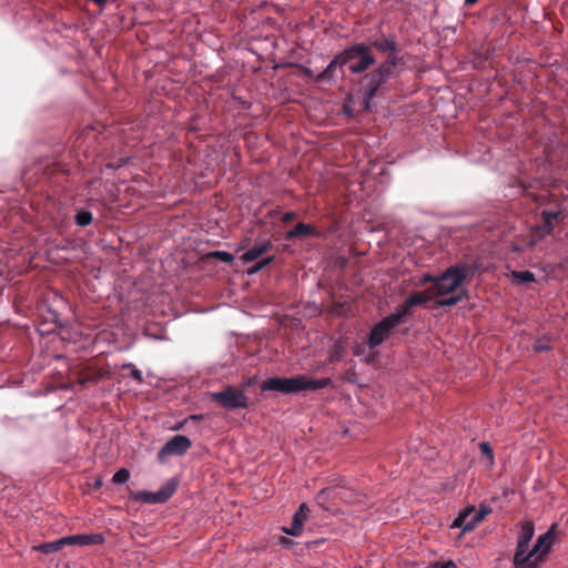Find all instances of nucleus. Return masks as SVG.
Wrapping results in <instances>:
<instances>
[{
  "label": "nucleus",
  "instance_id": "3",
  "mask_svg": "<svg viewBox=\"0 0 568 568\" xmlns=\"http://www.w3.org/2000/svg\"><path fill=\"white\" fill-rule=\"evenodd\" d=\"M344 65L353 74H361L375 64L372 48L364 42H355L341 51Z\"/></svg>",
  "mask_w": 568,
  "mask_h": 568
},
{
  "label": "nucleus",
  "instance_id": "36",
  "mask_svg": "<svg viewBox=\"0 0 568 568\" xmlns=\"http://www.w3.org/2000/svg\"><path fill=\"white\" fill-rule=\"evenodd\" d=\"M257 383V377L256 376H253V377H250L246 382H245V386H253Z\"/></svg>",
  "mask_w": 568,
  "mask_h": 568
},
{
  "label": "nucleus",
  "instance_id": "39",
  "mask_svg": "<svg viewBox=\"0 0 568 568\" xmlns=\"http://www.w3.org/2000/svg\"><path fill=\"white\" fill-rule=\"evenodd\" d=\"M345 113L352 114V112L348 109H345Z\"/></svg>",
  "mask_w": 568,
  "mask_h": 568
},
{
  "label": "nucleus",
  "instance_id": "34",
  "mask_svg": "<svg viewBox=\"0 0 568 568\" xmlns=\"http://www.w3.org/2000/svg\"><path fill=\"white\" fill-rule=\"evenodd\" d=\"M294 219H295V213H294V212H292V211H290V212H285V213L283 214V216H282V221H283L284 223H288V222H291V221H292V220H294Z\"/></svg>",
  "mask_w": 568,
  "mask_h": 568
},
{
  "label": "nucleus",
  "instance_id": "8",
  "mask_svg": "<svg viewBox=\"0 0 568 568\" xmlns=\"http://www.w3.org/2000/svg\"><path fill=\"white\" fill-rule=\"evenodd\" d=\"M555 528L556 525H552L546 532L541 534L532 547L534 558L536 559V568H539L545 562L547 555L555 544Z\"/></svg>",
  "mask_w": 568,
  "mask_h": 568
},
{
  "label": "nucleus",
  "instance_id": "33",
  "mask_svg": "<svg viewBox=\"0 0 568 568\" xmlns=\"http://www.w3.org/2000/svg\"><path fill=\"white\" fill-rule=\"evenodd\" d=\"M437 276H433L432 274H424L422 275L416 282H415V286H424L425 284L427 283H433V285L435 284V281H436Z\"/></svg>",
  "mask_w": 568,
  "mask_h": 568
},
{
  "label": "nucleus",
  "instance_id": "7",
  "mask_svg": "<svg viewBox=\"0 0 568 568\" xmlns=\"http://www.w3.org/2000/svg\"><path fill=\"white\" fill-rule=\"evenodd\" d=\"M210 396L212 400L227 410L246 408L248 406V398L244 389H239L234 386H227L220 392H213Z\"/></svg>",
  "mask_w": 568,
  "mask_h": 568
},
{
  "label": "nucleus",
  "instance_id": "15",
  "mask_svg": "<svg viewBox=\"0 0 568 568\" xmlns=\"http://www.w3.org/2000/svg\"><path fill=\"white\" fill-rule=\"evenodd\" d=\"M343 58L341 52L334 55V58L329 61V63L326 65V68L321 71L316 75L317 82H333L335 79V73L337 70H341L343 72V69L345 68L344 63H342Z\"/></svg>",
  "mask_w": 568,
  "mask_h": 568
},
{
  "label": "nucleus",
  "instance_id": "18",
  "mask_svg": "<svg viewBox=\"0 0 568 568\" xmlns=\"http://www.w3.org/2000/svg\"><path fill=\"white\" fill-rule=\"evenodd\" d=\"M410 315H412V308H410V306H406V301H404V303L399 304L395 308L394 313L387 315L386 317L392 323H394L396 326H398L404 321V318H406Z\"/></svg>",
  "mask_w": 568,
  "mask_h": 568
},
{
  "label": "nucleus",
  "instance_id": "27",
  "mask_svg": "<svg viewBox=\"0 0 568 568\" xmlns=\"http://www.w3.org/2000/svg\"><path fill=\"white\" fill-rule=\"evenodd\" d=\"M273 261H274V256H267V257H264V258L260 260L258 262H256L253 266H251L247 270V274L253 275V274L258 273L264 267L270 265Z\"/></svg>",
  "mask_w": 568,
  "mask_h": 568
},
{
  "label": "nucleus",
  "instance_id": "29",
  "mask_svg": "<svg viewBox=\"0 0 568 568\" xmlns=\"http://www.w3.org/2000/svg\"><path fill=\"white\" fill-rule=\"evenodd\" d=\"M122 367L130 369L131 377L134 381H136L139 384H141L143 382L142 372L139 368H136L135 365H133L132 363H125V364H123Z\"/></svg>",
  "mask_w": 568,
  "mask_h": 568
},
{
  "label": "nucleus",
  "instance_id": "14",
  "mask_svg": "<svg viewBox=\"0 0 568 568\" xmlns=\"http://www.w3.org/2000/svg\"><path fill=\"white\" fill-rule=\"evenodd\" d=\"M308 514H310V508L305 503H303L298 507L297 511L294 514L293 521H292L291 526L283 527V529H282L283 532L286 535H290V536H294V537L300 536L303 531V526L308 517Z\"/></svg>",
  "mask_w": 568,
  "mask_h": 568
},
{
  "label": "nucleus",
  "instance_id": "22",
  "mask_svg": "<svg viewBox=\"0 0 568 568\" xmlns=\"http://www.w3.org/2000/svg\"><path fill=\"white\" fill-rule=\"evenodd\" d=\"M535 535V528L531 523H525L518 534L517 540L529 542Z\"/></svg>",
  "mask_w": 568,
  "mask_h": 568
},
{
  "label": "nucleus",
  "instance_id": "12",
  "mask_svg": "<svg viewBox=\"0 0 568 568\" xmlns=\"http://www.w3.org/2000/svg\"><path fill=\"white\" fill-rule=\"evenodd\" d=\"M529 542L517 540V547L514 555V566L516 568H536V559L532 549L528 551Z\"/></svg>",
  "mask_w": 568,
  "mask_h": 568
},
{
  "label": "nucleus",
  "instance_id": "10",
  "mask_svg": "<svg viewBox=\"0 0 568 568\" xmlns=\"http://www.w3.org/2000/svg\"><path fill=\"white\" fill-rule=\"evenodd\" d=\"M474 511V508H468L462 511L452 524V528H460L463 531H470L491 511L487 506L480 507L475 515L468 519L469 515Z\"/></svg>",
  "mask_w": 568,
  "mask_h": 568
},
{
  "label": "nucleus",
  "instance_id": "30",
  "mask_svg": "<svg viewBox=\"0 0 568 568\" xmlns=\"http://www.w3.org/2000/svg\"><path fill=\"white\" fill-rule=\"evenodd\" d=\"M211 256L223 263H232L234 260V256L226 251H214L211 253Z\"/></svg>",
  "mask_w": 568,
  "mask_h": 568
},
{
  "label": "nucleus",
  "instance_id": "37",
  "mask_svg": "<svg viewBox=\"0 0 568 568\" xmlns=\"http://www.w3.org/2000/svg\"><path fill=\"white\" fill-rule=\"evenodd\" d=\"M478 0H465V6H473L477 2Z\"/></svg>",
  "mask_w": 568,
  "mask_h": 568
},
{
  "label": "nucleus",
  "instance_id": "21",
  "mask_svg": "<svg viewBox=\"0 0 568 568\" xmlns=\"http://www.w3.org/2000/svg\"><path fill=\"white\" fill-rule=\"evenodd\" d=\"M432 295H427L425 292H415L412 295H409L406 301V306H410V308L415 306H420L426 304Z\"/></svg>",
  "mask_w": 568,
  "mask_h": 568
},
{
  "label": "nucleus",
  "instance_id": "1",
  "mask_svg": "<svg viewBox=\"0 0 568 568\" xmlns=\"http://www.w3.org/2000/svg\"><path fill=\"white\" fill-rule=\"evenodd\" d=\"M332 385V378H310L305 375L294 377H271L261 385L262 392H276L281 394H297L305 390L316 392Z\"/></svg>",
  "mask_w": 568,
  "mask_h": 568
},
{
  "label": "nucleus",
  "instance_id": "19",
  "mask_svg": "<svg viewBox=\"0 0 568 568\" xmlns=\"http://www.w3.org/2000/svg\"><path fill=\"white\" fill-rule=\"evenodd\" d=\"M315 234H316V231L314 227L301 222V223L296 224V226L294 229L290 230L286 233V239L291 240V239H295V237H300V236H313Z\"/></svg>",
  "mask_w": 568,
  "mask_h": 568
},
{
  "label": "nucleus",
  "instance_id": "32",
  "mask_svg": "<svg viewBox=\"0 0 568 568\" xmlns=\"http://www.w3.org/2000/svg\"><path fill=\"white\" fill-rule=\"evenodd\" d=\"M551 348L549 341L546 338H539L534 344V349L536 352H545L549 351Z\"/></svg>",
  "mask_w": 568,
  "mask_h": 568
},
{
  "label": "nucleus",
  "instance_id": "4",
  "mask_svg": "<svg viewBox=\"0 0 568 568\" xmlns=\"http://www.w3.org/2000/svg\"><path fill=\"white\" fill-rule=\"evenodd\" d=\"M390 77L377 65L374 70L366 72L358 81V97L361 99L362 110L367 111L372 106L373 99L378 90L386 83Z\"/></svg>",
  "mask_w": 568,
  "mask_h": 568
},
{
  "label": "nucleus",
  "instance_id": "31",
  "mask_svg": "<svg viewBox=\"0 0 568 568\" xmlns=\"http://www.w3.org/2000/svg\"><path fill=\"white\" fill-rule=\"evenodd\" d=\"M480 453L484 457H486L490 465L494 464V452L490 445L487 442H484L479 445Z\"/></svg>",
  "mask_w": 568,
  "mask_h": 568
},
{
  "label": "nucleus",
  "instance_id": "5",
  "mask_svg": "<svg viewBox=\"0 0 568 568\" xmlns=\"http://www.w3.org/2000/svg\"><path fill=\"white\" fill-rule=\"evenodd\" d=\"M104 542V537L101 534H82V535H72L59 538L53 541L44 542L38 546V550L42 554L49 555L53 552H58L64 546H91V545H100Z\"/></svg>",
  "mask_w": 568,
  "mask_h": 568
},
{
  "label": "nucleus",
  "instance_id": "25",
  "mask_svg": "<svg viewBox=\"0 0 568 568\" xmlns=\"http://www.w3.org/2000/svg\"><path fill=\"white\" fill-rule=\"evenodd\" d=\"M344 353H345V348L342 346V344L335 343L332 346V348L329 349L328 362L329 363L338 362L342 358V356L344 355Z\"/></svg>",
  "mask_w": 568,
  "mask_h": 568
},
{
  "label": "nucleus",
  "instance_id": "28",
  "mask_svg": "<svg viewBox=\"0 0 568 568\" xmlns=\"http://www.w3.org/2000/svg\"><path fill=\"white\" fill-rule=\"evenodd\" d=\"M130 479V471L126 468H120L112 477L114 484H124Z\"/></svg>",
  "mask_w": 568,
  "mask_h": 568
},
{
  "label": "nucleus",
  "instance_id": "9",
  "mask_svg": "<svg viewBox=\"0 0 568 568\" xmlns=\"http://www.w3.org/2000/svg\"><path fill=\"white\" fill-rule=\"evenodd\" d=\"M396 325L392 323L386 316L376 323L369 331L367 345L371 349L376 348L383 344L396 329Z\"/></svg>",
  "mask_w": 568,
  "mask_h": 568
},
{
  "label": "nucleus",
  "instance_id": "16",
  "mask_svg": "<svg viewBox=\"0 0 568 568\" xmlns=\"http://www.w3.org/2000/svg\"><path fill=\"white\" fill-rule=\"evenodd\" d=\"M272 246L273 244L271 240L256 242L251 248H248L242 254L241 260L244 263L253 262L257 260L260 256H262L264 253H266Z\"/></svg>",
  "mask_w": 568,
  "mask_h": 568
},
{
  "label": "nucleus",
  "instance_id": "35",
  "mask_svg": "<svg viewBox=\"0 0 568 568\" xmlns=\"http://www.w3.org/2000/svg\"><path fill=\"white\" fill-rule=\"evenodd\" d=\"M293 541L288 538H282L281 545L285 548H290L292 546Z\"/></svg>",
  "mask_w": 568,
  "mask_h": 568
},
{
  "label": "nucleus",
  "instance_id": "24",
  "mask_svg": "<svg viewBox=\"0 0 568 568\" xmlns=\"http://www.w3.org/2000/svg\"><path fill=\"white\" fill-rule=\"evenodd\" d=\"M513 278L520 284L531 283L535 281V274L530 271H514Z\"/></svg>",
  "mask_w": 568,
  "mask_h": 568
},
{
  "label": "nucleus",
  "instance_id": "6",
  "mask_svg": "<svg viewBox=\"0 0 568 568\" xmlns=\"http://www.w3.org/2000/svg\"><path fill=\"white\" fill-rule=\"evenodd\" d=\"M176 480L170 479L156 491L130 490L129 497L134 501H140L149 505L163 504L173 496V494L176 490Z\"/></svg>",
  "mask_w": 568,
  "mask_h": 568
},
{
  "label": "nucleus",
  "instance_id": "20",
  "mask_svg": "<svg viewBox=\"0 0 568 568\" xmlns=\"http://www.w3.org/2000/svg\"><path fill=\"white\" fill-rule=\"evenodd\" d=\"M400 59L397 51L388 52L387 58L378 65L392 78L395 68L398 65Z\"/></svg>",
  "mask_w": 568,
  "mask_h": 568
},
{
  "label": "nucleus",
  "instance_id": "17",
  "mask_svg": "<svg viewBox=\"0 0 568 568\" xmlns=\"http://www.w3.org/2000/svg\"><path fill=\"white\" fill-rule=\"evenodd\" d=\"M371 47L375 48L381 53H388L398 51V45L394 37L382 36L371 41Z\"/></svg>",
  "mask_w": 568,
  "mask_h": 568
},
{
  "label": "nucleus",
  "instance_id": "11",
  "mask_svg": "<svg viewBox=\"0 0 568 568\" xmlns=\"http://www.w3.org/2000/svg\"><path fill=\"white\" fill-rule=\"evenodd\" d=\"M192 446L191 440L189 437L184 435H175L170 440L165 443V445L159 450V458H162L163 456H182L184 455L187 449Z\"/></svg>",
  "mask_w": 568,
  "mask_h": 568
},
{
  "label": "nucleus",
  "instance_id": "23",
  "mask_svg": "<svg viewBox=\"0 0 568 568\" xmlns=\"http://www.w3.org/2000/svg\"><path fill=\"white\" fill-rule=\"evenodd\" d=\"M467 295V291L466 290H462L458 294L456 295H452V296H448L446 298H443V300H439L437 302V305L438 306H442V307H450V306H454L456 305L459 301H462V298L464 296Z\"/></svg>",
  "mask_w": 568,
  "mask_h": 568
},
{
  "label": "nucleus",
  "instance_id": "26",
  "mask_svg": "<svg viewBox=\"0 0 568 568\" xmlns=\"http://www.w3.org/2000/svg\"><path fill=\"white\" fill-rule=\"evenodd\" d=\"M92 213L87 210H81L75 215V223L80 226H88L92 223Z\"/></svg>",
  "mask_w": 568,
  "mask_h": 568
},
{
  "label": "nucleus",
  "instance_id": "2",
  "mask_svg": "<svg viewBox=\"0 0 568 568\" xmlns=\"http://www.w3.org/2000/svg\"><path fill=\"white\" fill-rule=\"evenodd\" d=\"M477 270V265L458 263L446 268L437 276L435 284L432 285L429 292L433 296H445L456 292L466 281L469 274Z\"/></svg>",
  "mask_w": 568,
  "mask_h": 568
},
{
  "label": "nucleus",
  "instance_id": "38",
  "mask_svg": "<svg viewBox=\"0 0 568 568\" xmlns=\"http://www.w3.org/2000/svg\"><path fill=\"white\" fill-rule=\"evenodd\" d=\"M190 418L191 419H201L202 415H191Z\"/></svg>",
  "mask_w": 568,
  "mask_h": 568
},
{
  "label": "nucleus",
  "instance_id": "13",
  "mask_svg": "<svg viewBox=\"0 0 568 568\" xmlns=\"http://www.w3.org/2000/svg\"><path fill=\"white\" fill-rule=\"evenodd\" d=\"M560 214H561V211L542 210L540 213L542 223L539 225H535L532 227V232L539 239H544V237L550 235L555 229L554 221L558 220Z\"/></svg>",
  "mask_w": 568,
  "mask_h": 568
}]
</instances>
